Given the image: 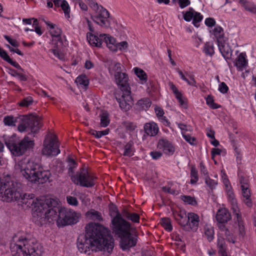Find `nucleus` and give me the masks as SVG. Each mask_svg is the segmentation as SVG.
<instances>
[{"mask_svg":"<svg viewBox=\"0 0 256 256\" xmlns=\"http://www.w3.org/2000/svg\"><path fill=\"white\" fill-rule=\"evenodd\" d=\"M116 100L119 103L120 107L124 111L129 110L132 104V98L130 95V92L127 88L122 92L120 98H116Z\"/></svg>","mask_w":256,"mask_h":256,"instance_id":"f8f14e48","label":"nucleus"},{"mask_svg":"<svg viewBox=\"0 0 256 256\" xmlns=\"http://www.w3.org/2000/svg\"><path fill=\"white\" fill-rule=\"evenodd\" d=\"M218 90L222 93L225 94L228 91V88L224 82H222L219 85Z\"/></svg>","mask_w":256,"mask_h":256,"instance_id":"e2e57ef3","label":"nucleus"},{"mask_svg":"<svg viewBox=\"0 0 256 256\" xmlns=\"http://www.w3.org/2000/svg\"><path fill=\"white\" fill-rule=\"evenodd\" d=\"M206 104L212 108L216 109L220 107L217 104L214 102L213 98L208 96L206 98Z\"/></svg>","mask_w":256,"mask_h":256,"instance_id":"8fccbe9b","label":"nucleus"},{"mask_svg":"<svg viewBox=\"0 0 256 256\" xmlns=\"http://www.w3.org/2000/svg\"><path fill=\"white\" fill-rule=\"evenodd\" d=\"M204 178L206 184L210 187V188L212 190L216 188V186L218 184L217 181L211 179L209 177V176H207L206 177H204Z\"/></svg>","mask_w":256,"mask_h":256,"instance_id":"c03bdc74","label":"nucleus"},{"mask_svg":"<svg viewBox=\"0 0 256 256\" xmlns=\"http://www.w3.org/2000/svg\"><path fill=\"white\" fill-rule=\"evenodd\" d=\"M217 244L219 248L218 253L226 251L225 241L223 238L220 237L218 238Z\"/></svg>","mask_w":256,"mask_h":256,"instance_id":"a19ab883","label":"nucleus"},{"mask_svg":"<svg viewBox=\"0 0 256 256\" xmlns=\"http://www.w3.org/2000/svg\"><path fill=\"white\" fill-rule=\"evenodd\" d=\"M0 176V200L6 202L18 201L24 207L32 208V220L38 225L56 220L58 226L77 223L81 216L80 212L65 208H59L57 199L50 197L34 198L33 194H22L13 184Z\"/></svg>","mask_w":256,"mask_h":256,"instance_id":"f257e3e1","label":"nucleus"},{"mask_svg":"<svg viewBox=\"0 0 256 256\" xmlns=\"http://www.w3.org/2000/svg\"><path fill=\"white\" fill-rule=\"evenodd\" d=\"M5 144L11 154L14 156H20L26 151L34 148V140L28 136L24 137L18 142H16L14 136H4Z\"/></svg>","mask_w":256,"mask_h":256,"instance_id":"6e6552de","label":"nucleus"},{"mask_svg":"<svg viewBox=\"0 0 256 256\" xmlns=\"http://www.w3.org/2000/svg\"><path fill=\"white\" fill-rule=\"evenodd\" d=\"M199 221V216L197 214L193 213V232L198 230Z\"/></svg>","mask_w":256,"mask_h":256,"instance_id":"864d4df0","label":"nucleus"},{"mask_svg":"<svg viewBox=\"0 0 256 256\" xmlns=\"http://www.w3.org/2000/svg\"><path fill=\"white\" fill-rule=\"evenodd\" d=\"M0 56H1L4 60L8 61L10 60V56L8 55L6 52L0 47Z\"/></svg>","mask_w":256,"mask_h":256,"instance_id":"338daca9","label":"nucleus"},{"mask_svg":"<svg viewBox=\"0 0 256 256\" xmlns=\"http://www.w3.org/2000/svg\"><path fill=\"white\" fill-rule=\"evenodd\" d=\"M68 164L69 174L71 176H73L72 174L73 173L74 169L76 166V164L74 160L70 158L68 159Z\"/></svg>","mask_w":256,"mask_h":256,"instance_id":"de8ad7c7","label":"nucleus"},{"mask_svg":"<svg viewBox=\"0 0 256 256\" xmlns=\"http://www.w3.org/2000/svg\"><path fill=\"white\" fill-rule=\"evenodd\" d=\"M178 127L182 130V134L185 140L190 144H192V140L190 134L186 132V126L184 124H177Z\"/></svg>","mask_w":256,"mask_h":256,"instance_id":"72a5a7b5","label":"nucleus"},{"mask_svg":"<svg viewBox=\"0 0 256 256\" xmlns=\"http://www.w3.org/2000/svg\"><path fill=\"white\" fill-rule=\"evenodd\" d=\"M109 132V130L106 129L102 131L93 130L92 134L96 138H100L104 136L107 135Z\"/></svg>","mask_w":256,"mask_h":256,"instance_id":"49530a36","label":"nucleus"},{"mask_svg":"<svg viewBox=\"0 0 256 256\" xmlns=\"http://www.w3.org/2000/svg\"><path fill=\"white\" fill-rule=\"evenodd\" d=\"M124 154L128 156H132L134 155V150L130 144H128L126 145Z\"/></svg>","mask_w":256,"mask_h":256,"instance_id":"a18cd8bd","label":"nucleus"},{"mask_svg":"<svg viewBox=\"0 0 256 256\" xmlns=\"http://www.w3.org/2000/svg\"><path fill=\"white\" fill-rule=\"evenodd\" d=\"M71 180L74 183L81 186L90 188L96 184V177L83 168L74 176H71Z\"/></svg>","mask_w":256,"mask_h":256,"instance_id":"9b49d317","label":"nucleus"},{"mask_svg":"<svg viewBox=\"0 0 256 256\" xmlns=\"http://www.w3.org/2000/svg\"><path fill=\"white\" fill-rule=\"evenodd\" d=\"M224 234L226 237V240L230 242H232L234 244L235 242V238L232 236L231 234V232L227 229L226 231H224Z\"/></svg>","mask_w":256,"mask_h":256,"instance_id":"5fc2aeb1","label":"nucleus"},{"mask_svg":"<svg viewBox=\"0 0 256 256\" xmlns=\"http://www.w3.org/2000/svg\"><path fill=\"white\" fill-rule=\"evenodd\" d=\"M154 111L158 120L164 125L169 126L170 123L166 117L164 116V112L163 110L160 106H156Z\"/></svg>","mask_w":256,"mask_h":256,"instance_id":"cd10ccee","label":"nucleus"},{"mask_svg":"<svg viewBox=\"0 0 256 256\" xmlns=\"http://www.w3.org/2000/svg\"><path fill=\"white\" fill-rule=\"evenodd\" d=\"M54 2V8L56 7L61 6L66 16L68 15L70 11V6L66 1H53Z\"/></svg>","mask_w":256,"mask_h":256,"instance_id":"473e14b6","label":"nucleus"},{"mask_svg":"<svg viewBox=\"0 0 256 256\" xmlns=\"http://www.w3.org/2000/svg\"><path fill=\"white\" fill-rule=\"evenodd\" d=\"M125 217L127 218L128 220H132L134 222H138L140 220V216L138 214L136 213H130V212H126L125 215Z\"/></svg>","mask_w":256,"mask_h":256,"instance_id":"ea45409f","label":"nucleus"},{"mask_svg":"<svg viewBox=\"0 0 256 256\" xmlns=\"http://www.w3.org/2000/svg\"><path fill=\"white\" fill-rule=\"evenodd\" d=\"M212 34L216 38L218 42L226 40V38L224 36L223 28L219 26H216L212 30Z\"/></svg>","mask_w":256,"mask_h":256,"instance_id":"bb28decb","label":"nucleus"},{"mask_svg":"<svg viewBox=\"0 0 256 256\" xmlns=\"http://www.w3.org/2000/svg\"><path fill=\"white\" fill-rule=\"evenodd\" d=\"M219 50L225 59H230L232 55V50L226 42V40L218 42Z\"/></svg>","mask_w":256,"mask_h":256,"instance_id":"dca6fc26","label":"nucleus"},{"mask_svg":"<svg viewBox=\"0 0 256 256\" xmlns=\"http://www.w3.org/2000/svg\"><path fill=\"white\" fill-rule=\"evenodd\" d=\"M42 20L47 26V29L52 37V52L60 60H64V54L62 50L68 44L66 36L62 34L61 30L56 24L44 19Z\"/></svg>","mask_w":256,"mask_h":256,"instance_id":"0eeeda50","label":"nucleus"},{"mask_svg":"<svg viewBox=\"0 0 256 256\" xmlns=\"http://www.w3.org/2000/svg\"><path fill=\"white\" fill-rule=\"evenodd\" d=\"M168 86L170 90L172 91L174 94H175L176 98L178 100L180 104L182 106H185V99L183 96L182 93L178 90L174 84L172 82H170Z\"/></svg>","mask_w":256,"mask_h":256,"instance_id":"393cba45","label":"nucleus"},{"mask_svg":"<svg viewBox=\"0 0 256 256\" xmlns=\"http://www.w3.org/2000/svg\"><path fill=\"white\" fill-rule=\"evenodd\" d=\"M90 7L96 12V14L92 16V20L102 27H108L110 25V16L108 12L96 1H91Z\"/></svg>","mask_w":256,"mask_h":256,"instance_id":"1a4fd4ad","label":"nucleus"},{"mask_svg":"<svg viewBox=\"0 0 256 256\" xmlns=\"http://www.w3.org/2000/svg\"><path fill=\"white\" fill-rule=\"evenodd\" d=\"M240 188H245L250 187L249 182L248 178L244 176H240Z\"/></svg>","mask_w":256,"mask_h":256,"instance_id":"603ef678","label":"nucleus"},{"mask_svg":"<svg viewBox=\"0 0 256 256\" xmlns=\"http://www.w3.org/2000/svg\"><path fill=\"white\" fill-rule=\"evenodd\" d=\"M236 216V220L238 224V232L240 236L244 237L245 234V228L244 226V223L242 220V216L239 214V212H234Z\"/></svg>","mask_w":256,"mask_h":256,"instance_id":"c756f323","label":"nucleus"},{"mask_svg":"<svg viewBox=\"0 0 256 256\" xmlns=\"http://www.w3.org/2000/svg\"><path fill=\"white\" fill-rule=\"evenodd\" d=\"M42 152L46 156H56L60 153L59 143L54 134L49 133L46 136Z\"/></svg>","mask_w":256,"mask_h":256,"instance_id":"9d476101","label":"nucleus"},{"mask_svg":"<svg viewBox=\"0 0 256 256\" xmlns=\"http://www.w3.org/2000/svg\"><path fill=\"white\" fill-rule=\"evenodd\" d=\"M203 18V16L200 12H194L193 10V24L196 27H198L199 24H198L201 22Z\"/></svg>","mask_w":256,"mask_h":256,"instance_id":"58836bf2","label":"nucleus"},{"mask_svg":"<svg viewBox=\"0 0 256 256\" xmlns=\"http://www.w3.org/2000/svg\"><path fill=\"white\" fill-rule=\"evenodd\" d=\"M162 152L158 150V151H154L150 152V155L154 160H158L162 156Z\"/></svg>","mask_w":256,"mask_h":256,"instance_id":"680f3d73","label":"nucleus"},{"mask_svg":"<svg viewBox=\"0 0 256 256\" xmlns=\"http://www.w3.org/2000/svg\"><path fill=\"white\" fill-rule=\"evenodd\" d=\"M245 57L246 54L242 52L238 56L236 60L235 66L240 70H242L247 65L248 62Z\"/></svg>","mask_w":256,"mask_h":256,"instance_id":"a878e982","label":"nucleus"},{"mask_svg":"<svg viewBox=\"0 0 256 256\" xmlns=\"http://www.w3.org/2000/svg\"><path fill=\"white\" fill-rule=\"evenodd\" d=\"M4 37L12 46L16 48L19 46L18 42L15 39L12 38L7 36H4Z\"/></svg>","mask_w":256,"mask_h":256,"instance_id":"bf43d9fd","label":"nucleus"},{"mask_svg":"<svg viewBox=\"0 0 256 256\" xmlns=\"http://www.w3.org/2000/svg\"><path fill=\"white\" fill-rule=\"evenodd\" d=\"M178 72L182 79L187 82L188 84H190V82L188 80V78H190V76H189L187 72L183 73L180 70H178Z\"/></svg>","mask_w":256,"mask_h":256,"instance_id":"13d9d810","label":"nucleus"},{"mask_svg":"<svg viewBox=\"0 0 256 256\" xmlns=\"http://www.w3.org/2000/svg\"><path fill=\"white\" fill-rule=\"evenodd\" d=\"M129 44L126 41H122L120 42H118L116 46V48L114 52H117L120 50L122 52H126L127 51Z\"/></svg>","mask_w":256,"mask_h":256,"instance_id":"4c0bfd02","label":"nucleus"},{"mask_svg":"<svg viewBox=\"0 0 256 256\" xmlns=\"http://www.w3.org/2000/svg\"><path fill=\"white\" fill-rule=\"evenodd\" d=\"M106 34H93L92 32L87 33L86 37L90 45L93 46L100 47L104 41V36Z\"/></svg>","mask_w":256,"mask_h":256,"instance_id":"4468645a","label":"nucleus"},{"mask_svg":"<svg viewBox=\"0 0 256 256\" xmlns=\"http://www.w3.org/2000/svg\"><path fill=\"white\" fill-rule=\"evenodd\" d=\"M124 67L120 63L116 62H112L108 67V71L111 76H114L122 72Z\"/></svg>","mask_w":256,"mask_h":256,"instance_id":"aec40b11","label":"nucleus"},{"mask_svg":"<svg viewBox=\"0 0 256 256\" xmlns=\"http://www.w3.org/2000/svg\"><path fill=\"white\" fill-rule=\"evenodd\" d=\"M94 67V64L93 61L90 59L86 60L84 63V68L86 70H90Z\"/></svg>","mask_w":256,"mask_h":256,"instance_id":"4d7b16f0","label":"nucleus"},{"mask_svg":"<svg viewBox=\"0 0 256 256\" xmlns=\"http://www.w3.org/2000/svg\"><path fill=\"white\" fill-rule=\"evenodd\" d=\"M132 70L136 76L139 78L140 83V84H146L148 80V76L144 70L140 68L134 67L133 68Z\"/></svg>","mask_w":256,"mask_h":256,"instance_id":"b1692460","label":"nucleus"},{"mask_svg":"<svg viewBox=\"0 0 256 256\" xmlns=\"http://www.w3.org/2000/svg\"><path fill=\"white\" fill-rule=\"evenodd\" d=\"M231 218L229 212L226 208L218 210L216 215V220L218 223H226Z\"/></svg>","mask_w":256,"mask_h":256,"instance_id":"6ab92c4d","label":"nucleus"},{"mask_svg":"<svg viewBox=\"0 0 256 256\" xmlns=\"http://www.w3.org/2000/svg\"><path fill=\"white\" fill-rule=\"evenodd\" d=\"M205 52L210 56L212 55L214 53V46L210 42H206L204 46Z\"/></svg>","mask_w":256,"mask_h":256,"instance_id":"09e8293b","label":"nucleus"},{"mask_svg":"<svg viewBox=\"0 0 256 256\" xmlns=\"http://www.w3.org/2000/svg\"><path fill=\"white\" fill-rule=\"evenodd\" d=\"M226 189V194L228 200L230 202L234 212H239L237 206V200L235 198L234 194L232 190V188Z\"/></svg>","mask_w":256,"mask_h":256,"instance_id":"5701e85b","label":"nucleus"},{"mask_svg":"<svg viewBox=\"0 0 256 256\" xmlns=\"http://www.w3.org/2000/svg\"><path fill=\"white\" fill-rule=\"evenodd\" d=\"M102 36H104V41L106 42L107 48L110 51L114 52L118 42L116 38L108 34Z\"/></svg>","mask_w":256,"mask_h":256,"instance_id":"412c9836","label":"nucleus"},{"mask_svg":"<svg viewBox=\"0 0 256 256\" xmlns=\"http://www.w3.org/2000/svg\"><path fill=\"white\" fill-rule=\"evenodd\" d=\"M14 168L23 177L32 183H44L48 181L51 176L50 170L40 167L36 163L26 158L18 161Z\"/></svg>","mask_w":256,"mask_h":256,"instance_id":"7ed1b4c3","label":"nucleus"},{"mask_svg":"<svg viewBox=\"0 0 256 256\" xmlns=\"http://www.w3.org/2000/svg\"><path fill=\"white\" fill-rule=\"evenodd\" d=\"M114 77L116 84L120 88H125L128 89L127 86L128 84V76L124 72H122Z\"/></svg>","mask_w":256,"mask_h":256,"instance_id":"f3484780","label":"nucleus"},{"mask_svg":"<svg viewBox=\"0 0 256 256\" xmlns=\"http://www.w3.org/2000/svg\"><path fill=\"white\" fill-rule=\"evenodd\" d=\"M157 148L162 153L167 155H172L174 152L173 145L166 139H160L157 144Z\"/></svg>","mask_w":256,"mask_h":256,"instance_id":"ddd939ff","label":"nucleus"},{"mask_svg":"<svg viewBox=\"0 0 256 256\" xmlns=\"http://www.w3.org/2000/svg\"><path fill=\"white\" fill-rule=\"evenodd\" d=\"M144 130L147 136H154L158 133L160 129L156 122L150 121L144 124Z\"/></svg>","mask_w":256,"mask_h":256,"instance_id":"2eb2a0df","label":"nucleus"},{"mask_svg":"<svg viewBox=\"0 0 256 256\" xmlns=\"http://www.w3.org/2000/svg\"><path fill=\"white\" fill-rule=\"evenodd\" d=\"M32 102L33 100L31 96H28L20 101L18 103V104L20 106L27 107L32 104Z\"/></svg>","mask_w":256,"mask_h":256,"instance_id":"37998d69","label":"nucleus"},{"mask_svg":"<svg viewBox=\"0 0 256 256\" xmlns=\"http://www.w3.org/2000/svg\"><path fill=\"white\" fill-rule=\"evenodd\" d=\"M110 215L113 217L112 220L113 230L121 238V248L126 250L134 246L136 240L130 234V224L122 217L115 206L112 208Z\"/></svg>","mask_w":256,"mask_h":256,"instance_id":"20e7f679","label":"nucleus"},{"mask_svg":"<svg viewBox=\"0 0 256 256\" xmlns=\"http://www.w3.org/2000/svg\"><path fill=\"white\" fill-rule=\"evenodd\" d=\"M199 168L201 174L203 175L204 177H206L208 176V172L202 162H200Z\"/></svg>","mask_w":256,"mask_h":256,"instance_id":"6e6d98bb","label":"nucleus"},{"mask_svg":"<svg viewBox=\"0 0 256 256\" xmlns=\"http://www.w3.org/2000/svg\"><path fill=\"white\" fill-rule=\"evenodd\" d=\"M178 216L180 217L178 220L180 224L185 228L186 230H188L187 227L188 228L190 227V218H192L191 214L188 213L187 215L184 212H181Z\"/></svg>","mask_w":256,"mask_h":256,"instance_id":"4be33fe9","label":"nucleus"},{"mask_svg":"<svg viewBox=\"0 0 256 256\" xmlns=\"http://www.w3.org/2000/svg\"><path fill=\"white\" fill-rule=\"evenodd\" d=\"M86 216L92 220H102V217L101 214L94 210H90L86 213Z\"/></svg>","mask_w":256,"mask_h":256,"instance_id":"e433bc0d","label":"nucleus"},{"mask_svg":"<svg viewBox=\"0 0 256 256\" xmlns=\"http://www.w3.org/2000/svg\"><path fill=\"white\" fill-rule=\"evenodd\" d=\"M161 224L162 226L168 231L170 232L172 230V226L168 218H163L161 220Z\"/></svg>","mask_w":256,"mask_h":256,"instance_id":"79ce46f5","label":"nucleus"},{"mask_svg":"<svg viewBox=\"0 0 256 256\" xmlns=\"http://www.w3.org/2000/svg\"><path fill=\"white\" fill-rule=\"evenodd\" d=\"M67 202L72 206H77L78 204V202L76 197L68 196H66Z\"/></svg>","mask_w":256,"mask_h":256,"instance_id":"3c124183","label":"nucleus"},{"mask_svg":"<svg viewBox=\"0 0 256 256\" xmlns=\"http://www.w3.org/2000/svg\"><path fill=\"white\" fill-rule=\"evenodd\" d=\"M77 246L80 252L88 254L92 251L110 252L114 248V240L108 228L91 222L85 227V235L78 237Z\"/></svg>","mask_w":256,"mask_h":256,"instance_id":"f03ea898","label":"nucleus"},{"mask_svg":"<svg viewBox=\"0 0 256 256\" xmlns=\"http://www.w3.org/2000/svg\"><path fill=\"white\" fill-rule=\"evenodd\" d=\"M100 120V125L101 126L106 127L110 122L109 114L106 111H102L99 116Z\"/></svg>","mask_w":256,"mask_h":256,"instance_id":"7c9ffc66","label":"nucleus"},{"mask_svg":"<svg viewBox=\"0 0 256 256\" xmlns=\"http://www.w3.org/2000/svg\"><path fill=\"white\" fill-rule=\"evenodd\" d=\"M240 189L242 202L247 207L251 208L253 206V202L251 198L252 194L250 188H240Z\"/></svg>","mask_w":256,"mask_h":256,"instance_id":"a211bd4d","label":"nucleus"},{"mask_svg":"<svg viewBox=\"0 0 256 256\" xmlns=\"http://www.w3.org/2000/svg\"><path fill=\"white\" fill-rule=\"evenodd\" d=\"M205 24L208 27H212L216 24V20L214 18H208L205 20Z\"/></svg>","mask_w":256,"mask_h":256,"instance_id":"69168bd1","label":"nucleus"},{"mask_svg":"<svg viewBox=\"0 0 256 256\" xmlns=\"http://www.w3.org/2000/svg\"><path fill=\"white\" fill-rule=\"evenodd\" d=\"M12 256H42V247L34 240H26L16 235L10 246Z\"/></svg>","mask_w":256,"mask_h":256,"instance_id":"39448f33","label":"nucleus"},{"mask_svg":"<svg viewBox=\"0 0 256 256\" xmlns=\"http://www.w3.org/2000/svg\"><path fill=\"white\" fill-rule=\"evenodd\" d=\"M78 86L84 89H86L89 84V80L85 75H80L78 76L76 80Z\"/></svg>","mask_w":256,"mask_h":256,"instance_id":"c85d7f7f","label":"nucleus"},{"mask_svg":"<svg viewBox=\"0 0 256 256\" xmlns=\"http://www.w3.org/2000/svg\"><path fill=\"white\" fill-rule=\"evenodd\" d=\"M239 2L245 10L256 14V6L253 3L250 1H239Z\"/></svg>","mask_w":256,"mask_h":256,"instance_id":"2f4dec72","label":"nucleus"},{"mask_svg":"<svg viewBox=\"0 0 256 256\" xmlns=\"http://www.w3.org/2000/svg\"><path fill=\"white\" fill-rule=\"evenodd\" d=\"M3 122L5 126H14L16 122H18V130L20 132L34 134L42 126L40 118L34 114L21 116L18 118L8 116L4 118Z\"/></svg>","mask_w":256,"mask_h":256,"instance_id":"423d86ee","label":"nucleus"},{"mask_svg":"<svg viewBox=\"0 0 256 256\" xmlns=\"http://www.w3.org/2000/svg\"><path fill=\"white\" fill-rule=\"evenodd\" d=\"M33 27L34 28V32L39 36H41L42 34V30L40 27L38 26V20H34L32 24Z\"/></svg>","mask_w":256,"mask_h":256,"instance_id":"052dcab7","label":"nucleus"},{"mask_svg":"<svg viewBox=\"0 0 256 256\" xmlns=\"http://www.w3.org/2000/svg\"><path fill=\"white\" fill-rule=\"evenodd\" d=\"M190 10L191 8H190L189 11L183 12L184 18L186 22H190L192 20V12Z\"/></svg>","mask_w":256,"mask_h":256,"instance_id":"0e129e2a","label":"nucleus"},{"mask_svg":"<svg viewBox=\"0 0 256 256\" xmlns=\"http://www.w3.org/2000/svg\"><path fill=\"white\" fill-rule=\"evenodd\" d=\"M151 102L148 98H144L137 102L138 107L142 110H146L150 107Z\"/></svg>","mask_w":256,"mask_h":256,"instance_id":"f704fd0d","label":"nucleus"},{"mask_svg":"<svg viewBox=\"0 0 256 256\" xmlns=\"http://www.w3.org/2000/svg\"><path fill=\"white\" fill-rule=\"evenodd\" d=\"M204 234L209 242L213 240L214 238V230L212 226L206 225L204 228Z\"/></svg>","mask_w":256,"mask_h":256,"instance_id":"c9c22d12","label":"nucleus"},{"mask_svg":"<svg viewBox=\"0 0 256 256\" xmlns=\"http://www.w3.org/2000/svg\"><path fill=\"white\" fill-rule=\"evenodd\" d=\"M233 146L234 148L235 152L236 154L237 160L240 161L241 158H242L240 150L238 146H236L235 144H234Z\"/></svg>","mask_w":256,"mask_h":256,"instance_id":"774afa93","label":"nucleus"}]
</instances>
